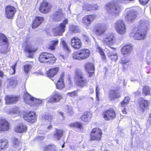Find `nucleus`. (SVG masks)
I'll use <instances>...</instances> for the list:
<instances>
[{"label":"nucleus","instance_id":"aec40b11","mask_svg":"<svg viewBox=\"0 0 151 151\" xmlns=\"http://www.w3.org/2000/svg\"><path fill=\"white\" fill-rule=\"evenodd\" d=\"M62 98V96L60 93L58 92H55L53 93L52 96L48 99V102L49 103L58 102Z\"/></svg>","mask_w":151,"mask_h":151},{"label":"nucleus","instance_id":"7c9ffc66","mask_svg":"<svg viewBox=\"0 0 151 151\" xmlns=\"http://www.w3.org/2000/svg\"><path fill=\"white\" fill-rule=\"evenodd\" d=\"M8 141L5 139L0 140V151H4L8 147Z\"/></svg>","mask_w":151,"mask_h":151},{"label":"nucleus","instance_id":"6e6d98bb","mask_svg":"<svg viewBox=\"0 0 151 151\" xmlns=\"http://www.w3.org/2000/svg\"><path fill=\"white\" fill-rule=\"evenodd\" d=\"M149 0H139L141 4H145Z\"/></svg>","mask_w":151,"mask_h":151},{"label":"nucleus","instance_id":"a878e982","mask_svg":"<svg viewBox=\"0 0 151 151\" xmlns=\"http://www.w3.org/2000/svg\"><path fill=\"white\" fill-rule=\"evenodd\" d=\"M85 68L86 71L88 73V76L89 77H91L94 74L95 68L92 63H88L86 64Z\"/></svg>","mask_w":151,"mask_h":151},{"label":"nucleus","instance_id":"0e129e2a","mask_svg":"<svg viewBox=\"0 0 151 151\" xmlns=\"http://www.w3.org/2000/svg\"><path fill=\"white\" fill-rule=\"evenodd\" d=\"M141 92L140 91H137L135 93V95L136 96H138L140 94Z\"/></svg>","mask_w":151,"mask_h":151},{"label":"nucleus","instance_id":"393cba45","mask_svg":"<svg viewBox=\"0 0 151 151\" xmlns=\"http://www.w3.org/2000/svg\"><path fill=\"white\" fill-rule=\"evenodd\" d=\"M19 99L18 96H16L12 95H8L5 98L6 103L8 104H14L16 103L18 100Z\"/></svg>","mask_w":151,"mask_h":151},{"label":"nucleus","instance_id":"b1692460","mask_svg":"<svg viewBox=\"0 0 151 151\" xmlns=\"http://www.w3.org/2000/svg\"><path fill=\"white\" fill-rule=\"evenodd\" d=\"M44 19L41 17H37L33 21L32 28L35 29L38 27L44 21Z\"/></svg>","mask_w":151,"mask_h":151},{"label":"nucleus","instance_id":"37998d69","mask_svg":"<svg viewBox=\"0 0 151 151\" xmlns=\"http://www.w3.org/2000/svg\"><path fill=\"white\" fill-rule=\"evenodd\" d=\"M130 99L128 96L125 97L122 101L120 104L122 107H124L127 105L129 102Z\"/></svg>","mask_w":151,"mask_h":151},{"label":"nucleus","instance_id":"603ef678","mask_svg":"<svg viewBox=\"0 0 151 151\" xmlns=\"http://www.w3.org/2000/svg\"><path fill=\"white\" fill-rule=\"evenodd\" d=\"M117 57L116 53H114L110 58L111 60L115 61L117 59Z\"/></svg>","mask_w":151,"mask_h":151},{"label":"nucleus","instance_id":"a18cd8bd","mask_svg":"<svg viewBox=\"0 0 151 151\" xmlns=\"http://www.w3.org/2000/svg\"><path fill=\"white\" fill-rule=\"evenodd\" d=\"M143 93L145 96L148 95L150 94V89L148 86H146L144 87L143 89Z\"/></svg>","mask_w":151,"mask_h":151},{"label":"nucleus","instance_id":"8fccbe9b","mask_svg":"<svg viewBox=\"0 0 151 151\" xmlns=\"http://www.w3.org/2000/svg\"><path fill=\"white\" fill-rule=\"evenodd\" d=\"M108 55L110 57L114 53H116L114 49L112 48H110V49H108Z\"/></svg>","mask_w":151,"mask_h":151},{"label":"nucleus","instance_id":"49530a36","mask_svg":"<svg viewBox=\"0 0 151 151\" xmlns=\"http://www.w3.org/2000/svg\"><path fill=\"white\" fill-rule=\"evenodd\" d=\"M69 126L70 127H77L79 129L81 128L82 127V124L78 122L71 123L70 125H69Z\"/></svg>","mask_w":151,"mask_h":151},{"label":"nucleus","instance_id":"4be33fe9","mask_svg":"<svg viewBox=\"0 0 151 151\" xmlns=\"http://www.w3.org/2000/svg\"><path fill=\"white\" fill-rule=\"evenodd\" d=\"M9 129V124L8 122L5 119H0V131H6Z\"/></svg>","mask_w":151,"mask_h":151},{"label":"nucleus","instance_id":"f704fd0d","mask_svg":"<svg viewBox=\"0 0 151 151\" xmlns=\"http://www.w3.org/2000/svg\"><path fill=\"white\" fill-rule=\"evenodd\" d=\"M95 47L96 51L99 53L101 56L102 58L104 60L106 59V57L105 54L102 49V48L99 46V45L96 42Z\"/></svg>","mask_w":151,"mask_h":151},{"label":"nucleus","instance_id":"69168bd1","mask_svg":"<svg viewBox=\"0 0 151 151\" xmlns=\"http://www.w3.org/2000/svg\"><path fill=\"white\" fill-rule=\"evenodd\" d=\"M58 113L61 116H62L63 117V113H62L61 111H58Z\"/></svg>","mask_w":151,"mask_h":151},{"label":"nucleus","instance_id":"ea45409f","mask_svg":"<svg viewBox=\"0 0 151 151\" xmlns=\"http://www.w3.org/2000/svg\"><path fill=\"white\" fill-rule=\"evenodd\" d=\"M44 151H57L56 147L54 145H46L44 147Z\"/></svg>","mask_w":151,"mask_h":151},{"label":"nucleus","instance_id":"1a4fd4ad","mask_svg":"<svg viewBox=\"0 0 151 151\" xmlns=\"http://www.w3.org/2000/svg\"><path fill=\"white\" fill-rule=\"evenodd\" d=\"M114 27L116 31L119 34L123 35L125 33V23L123 20L121 19L117 20L114 24Z\"/></svg>","mask_w":151,"mask_h":151},{"label":"nucleus","instance_id":"473e14b6","mask_svg":"<svg viewBox=\"0 0 151 151\" xmlns=\"http://www.w3.org/2000/svg\"><path fill=\"white\" fill-rule=\"evenodd\" d=\"M148 101L142 99H140L139 105L140 109L143 110L148 106Z\"/></svg>","mask_w":151,"mask_h":151},{"label":"nucleus","instance_id":"6e6552de","mask_svg":"<svg viewBox=\"0 0 151 151\" xmlns=\"http://www.w3.org/2000/svg\"><path fill=\"white\" fill-rule=\"evenodd\" d=\"M68 23V19H65L63 22L52 30L53 32L56 35H61L65 30L66 25Z\"/></svg>","mask_w":151,"mask_h":151},{"label":"nucleus","instance_id":"39448f33","mask_svg":"<svg viewBox=\"0 0 151 151\" xmlns=\"http://www.w3.org/2000/svg\"><path fill=\"white\" fill-rule=\"evenodd\" d=\"M90 54V52L88 49H83L79 51L74 52L73 54V57L78 60H83L88 58Z\"/></svg>","mask_w":151,"mask_h":151},{"label":"nucleus","instance_id":"bb28decb","mask_svg":"<svg viewBox=\"0 0 151 151\" xmlns=\"http://www.w3.org/2000/svg\"><path fill=\"white\" fill-rule=\"evenodd\" d=\"M98 6L96 4H84L83 5V9L85 11H94L97 9Z\"/></svg>","mask_w":151,"mask_h":151},{"label":"nucleus","instance_id":"6ab92c4d","mask_svg":"<svg viewBox=\"0 0 151 151\" xmlns=\"http://www.w3.org/2000/svg\"><path fill=\"white\" fill-rule=\"evenodd\" d=\"M71 45L75 49L80 48L82 45L81 40L77 37H73L71 39Z\"/></svg>","mask_w":151,"mask_h":151},{"label":"nucleus","instance_id":"dca6fc26","mask_svg":"<svg viewBox=\"0 0 151 151\" xmlns=\"http://www.w3.org/2000/svg\"><path fill=\"white\" fill-rule=\"evenodd\" d=\"M103 115L105 119L109 120L114 119L116 116V114L113 109H110L104 112Z\"/></svg>","mask_w":151,"mask_h":151},{"label":"nucleus","instance_id":"c85d7f7f","mask_svg":"<svg viewBox=\"0 0 151 151\" xmlns=\"http://www.w3.org/2000/svg\"><path fill=\"white\" fill-rule=\"evenodd\" d=\"M59 70L58 67L50 69L46 72L47 76L49 78L53 77L57 74Z\"/></svg>","mask_w":151,"mask_h":151},{"label":"nucleus","instance_id":"a211bd4d","mask_svg":"<svg viewBox=\"0 0 151 151\" xmlns=\"http://www.w3.org/2000/svg\"><path fill=\"white\" fill-rule=\"evenodd\" d=\"M36 118L35 112L30 111L24 116V119L28 122L33 123L35 121Z\"/></svg>","mask_w":151,"mask_h":151},{"label":"nucleus","instance_id":"680f3d73","mask_svg":"<svg viewBox=\"0 0 151 151\" xmlns=\"http://www.w3.org/2000/svg\"><path fill=\"white\" fill-rule=\"evenodd\" d=\"M129 61V60H123L122 61V64L124 65V64H126V63H128Z\"/></svg>","mask_w":151,"mask_h":151},{"label":"nucleus","instance_id":"4c0bfd02","mask_svg":"<svg viewBox=\"0 0 151 151\" xmlns=\"http://www.w3.org/2000/svg\"><path fill=\"white\" fill-rule=\"evenodd\" d=\"M52 116L47 113L45 114L43 117V120L45 121V123L46 124L50 123L52 121Z\"/></svg>","mask_w":151,"mask_h":151},{"label":"nucleus","instance_id":"e433bc0d","mask_svg":"<svg viewBox=\"0 0 151 151\" xmlns=\"http://www.w3.org/2000/svg\"><path fill=\"white\" fill-rule=\"evenodd\" d=\"M63 131L62 130L56 129L54 133V136L55 138L59 140L63 135Z\"/></svg>","mask_w":151,"mask_h":151},{"label":"nucleus","instance_id":"0eeeda50","mask_svg":"<svg viewBox=\"0 0 151 151\" xmlns=\"http://www.w3.org/2000/svg\"><path fill=\"white\" fill-rule=\"evenodd\" d=\"M24 44V45H26L24 50L27 52L26 56L30 58H33V53L36 50L34 48V46L32 45V41L30 40L29 38L27 39Z\"/></svg>","mask_w":151,"mask_h":151},{"label":"nucleus","instance_id":"13d9d810","mask_svg":"<svg viewBox=\"0 0 151 151\" xmlns=\"http://www.w3.org/2000/svg\"><path fill=\"white\" fill-rule=\"evenodd\" d=\"M17 63H15L12 66H11V68H12V70L14 71V73L15 72V67L17 65Z\"/></svg>","mask_w":151,"mask_h":151},{"label":"nucleus","instance_id":"f8f14e48","mask_svg":"<svg viewBox=\"0 0 151 151\" xmlns=\"http://www.w3.org/2000/svg\"><path fill=\"white\" fill-rule=\"evenodd\" d=\"M65 16V14L61 9H59L54 13L51 16L53 21L59 22Z\"/></svg>","mask_w":151,"mask_h":151},{"label":"nucleus","instance_id":"c756f323","mask_svg":"<svg viewBox=\"0 0 151 151\" xmlns=\"http://www.w3.org/2000/svg\"><path fill=\"white\" fill-rule=\"evenodd\" d=\"M27 129V127L25 125L21 123L15 128L14 130L17 133H21L26 131Z\"/></svg>","mask_w":151,"mask_h":151},{"label":"nucleus","instance_id":"f03ea898","mask_svg":"<svg viewBox=\"0 0 151 151\" xmlns=\"http://www.w3.org/2000/svg\"><path fill=\"white\" fill-rule=\"evenodd\" d=\"M75 80L79 86L83 87L86 85L87 81L85 77L82 72L78 69H76L75 72Z\"/></svg>","mask_w":151,"mask_h":151},{"label":"nucleus","instance_id":"2f4dec72","mask_svg":"<svg viewBox=\"0 0 151 151\" xmlns=\"http://www.w3.org/2000/svg\"><path fill=\"white\" fill-rule=\"evenodd\" d=\"M132 49V47L130 45H127L124 46L121 51L123 55H127L130 53Z\"/></svg>","mask_w":151,"mask_h":151},{"label":"nucleus","instance_id":"423d86ee","mask_svg":"<svg viewBox=\"0 0 151 151\" xmlns=\"http://www.w3.org/2000/svg\"><path fill=\"white\" fill-rule=\"evenodd\" d=\"M24 98L25 103L30 106H38L42 103V100L33 98L28 93L24 94Z\"/></svg>","mask_w":151,"mask_h":151},{"label":"nucleus","instance_id":"de8ad7c7","mask_svg":"<svg viewBox=\"0 0 151 151\" xmlns=\"http://www.w3.org/2000/svg\"><path fill=\"white\" fill-rule=\"evenodd\" d=\"M61 43L63 45L64 49L68 51H69V49L67 45L63 39H61Z\"/></svg>","mask_w":151,"mask_h":151},{"label":"nucleus","instance_id":"f3484780","mask_svg":"<svg viewBox=\"0 0 151 151\" xmlns=\"http://www.w3.org/2000/svg\"><path fill=\"white\" fill-rule=\"evenodd\" d=\"M96 18V16L94 14H89L84 17L82 19V22L84 24L88 26Z\"/></svg>","mask_w":151,"mask_h":151},{"label":"nucleus","instance_id":"bf43d9fd","mask_svg":"<svg viewBox=\"0 0 151 151\" xmlns=\"http://www.w3.org/2000/svg\"><path fill=\"white\" fill-rule=\"evenodd\" d=\"M148 124L151 125V114H150L147 120Z\"/></svg>","mask_w":151,"mask_h":151},{"label":"nucleus","instance_id":"79ce46f5","mask_svg":"<svg viewBox=\"0 0 151 151\" xmlns=\"http://www.w3.org/2000/svg\"><path fill=\"white\" fill-rule=\"evenodd\" d=\"M58 40H55L52 41L51 43L48 46V48L54 50L55 48V46L58 44Z\"/></svg>","mask_w":151,"mask_h":151},{"label":"nucleus","instance_id":"4d7b16f0","mask_svg":"<svg viewBox=\"0 0 151 151\" xmlns=\"http://www.w3.org/2000/svg\"><path fill=\"white\" fill-rule=\"evenodd\" d=\"M99 89L98 88V87L97 86H96V97H98L99 96Z\"/></svg>","mask_w":151,"mask_h":151},{"label":"nucleus","instance_id":"20e7f679","mask_svg":"<svg viewBox=\"0 0 151 151\" xmlns=\"http://www.w3.org/2000/svg\"><path fill=\"white\" fill-rule=\"evenodd\" d=\"M39 60L41 63H47L50 64H53L55 62L56 58L54 57L53 54L44 52L40 55Z\"/></svg>","mask_w":151,"mask_h":151},{"label":"nucleus","instance_id":"9d476101","mask_svg":"<svg viewBox=\"0 0 151 151\" xmlns=\"http://www.w3.org/2000/svg\"><path fill=\"white\" fill-rule=\"evenodd\" d=\"M108 28L107 24L104 23H99L96 24L95 27V33L101 35L105 33Z\"/></svg>","mask_w":151,"mask_h":151},{"label":"nucleus","instance_id":"a19ab883","mask_svg":"<svg viewBox=\"0 0 151 151\" xmlns=\"http://www.w3.org/2000/svg\"><path fill=\"white\" fill-rule=\"evenodd\" d=\"M12 143L13 147L17 148L19 146L20 144V141L15 137L12 139Z\"/></svg>","mask_w":151,"mask_h":151},{"label":"nucleus","instance_id":"5fc2aeb1","mask_svg":"<svg viewBox=\"0 0 151 151\" xmlns=\"http://www.w3.org/2000/svg\"><path fill=\"white\" fill-rule=\"evenodd\" d=\"M83 38L84 40L87 42H89L90 41L89 38L88 36L86 35H83Z\"/></svg>","mask_w":151,"mask_h":151},{"label":"nucleus","instance_id":"c03bdc74","mask_svg":"<svg viewBox=\"0 0 151 151\" xmlns=\"http://www.w3.org/2000/svg\"><path fill=\"white\" fill-rule=\"evenodd\" d=\"M8 82L9 86H14L17 85V81L16 78H13L9 80Z\"/></svg>","mask_w":151,"mask_h":151},{"label":"nucleus","instance_id":"338daca9","mask_svg":"<svg viewBox=\"0 0 151 151\" xmlns=\"http://www.w3.org/2000/svg\"><path fill=\"white\" fill-rule=\"evenodd\" d=\"M123 113L124 114H126V110L125 109L122 111Z\"/></svg>","mask_w":151,"mask_h":151},{"label":"nucleus","instance_id":"5701e85b","mask_svg":"<svg viewBox=\"0 0 151 151\" xmlns=\"http://www.w3.org/2000/svg\"><path fill=\"white\" fill-rule=\"evenodd\" d=\"M121 97L119 89L111 90L109 93V98L111 100H114Z\"/></svg>","mask_w":151,"mask_h":151},{"label":"nucleus","instance_id":"f257e3e1","mask_svg":"<svg viewBox=\"0 0 151 151\" xmlns=\"http://www.w3.org/2000/svg\"><path fill=\"white\" fill-rule=\"evenodd\" d=\"M149 24L148 21L145 20H141L139 22V25L136 30L134 29L131 33L130 36L133 37L136 40H141L145 39L146 37V30Z\"/></svg>","mask_w":151,"mask_h":151},{"label":"nucleus","instance_id":"ddd939ff","mask_svg":"<svg viewBox=\"0 0 151 151\" xmlns=\"http://www.w3.org/2000/svg\"><path fill=\"white\" fill-rule=\"evenodd\" d=\"M114 36L113 34L109 33L106 35L102 40L103 43L105 45H109L113 44L114 41Z\"/></svg>","mask_w":151,"mask_h":151},{"label":"nucleus","instance_id":"4468645a","mask_svg":"<svg viewBox=\"0 0 151 151\" xmlns=\"http://www.w3.org/2000/svg\"><path fill=\"white\" fill-rule=\"evenodd\" d=\"M52 7L51 5L48 3L46 1H44L41 4L40 8V11L41 12L47 13L51 10Z\"/></svg>","mask_w":151,"mask_h":151},{"label":"nucleus","instance_id":"9b49d317","mask_svg":"<svg viewBox=\"0 0 151 151\" xmlns=\"http://www.w3.org/2000/svg\"><path fill=\"white\" fill-rule=\"evenodd\" d=\"M102 132L99 128L93 129L90 134V140H100L101 138Z\"/></svg>","mask_w":151,"mask_h":151},{"label":"nucleus","instance_id":"2eb2a0df","mask_svg":"<svg viewBox=\"0 0 151 151\" xmlns=\"http://www.w3.org/2000/svg\"><path fill=\"white\" fill-rule=\"evenodd\" d=\"M6 17L9 19H12L16 12V9L13 6H8L5 9Z\"/></svg>","mask_w":151,"mask_h":151},{"label":"nucleus","instance_id":"cd10ccee","mask_svg":"<svg viewBox=\"0 0 151 151\" xmlns=\"http://www.w3.org/2000/svg\"><path fill=\"white\" fill-rule=\"evenodd\" d=\"M64 74L62 73L60 76V78L56 83V88L58 89H61L65 87L64 82Z\"/></svg>","mask_w":151,"mask_h":151},{"label":"nucleus","instance_id":"864d4df0","mask_svg":"<svg viewBox=\"0 0 151 151\" xmlns=\"http://www.w3.org/2000/svg\"><path fill=\"white\" fill-rule=\"evenodd\" d=\"M68 113L70 115H71L73 113V111L72 110V108L71 107L68 108Z\"/></svg>","mask_w":151,"mask_h":151},{"label":"nucleus","instance_id":"774afa93","mask_svg":"<svg viewBox=\"0 0 151 151\" xmlns=\"http://www.w3.org/2000/svg\"><path fill=\"white\" fill-rule=\"evenodd\" d=\"M3 73L2 71H0V77L3 76Z\"/></svg>","mask_w":151,"mask_h":151},{"label":"nucleus","instance_id":"e2e57ef3","mask_svg":"<svg viewBox=\"0 0 151 151\" xmlns=\"http://www.w3.org/2000/svg\"><path fill=\"white\" fill-rule=\"evenodd\" d=\"M85 98V96H80L78 99L79 100H83Z\"/></svg>","mask_w":151,"mask_h":151},{"label":"nucleus","instance_id":"58836bf2","mask_svg":"<svg viewBox=\"0 0 151 151\" xmlns=\"http://www.w3.org/2000/svg\"><path fill=\"white\" fill-rule=\"evenodd\" d=\"M69 31L71 33H76L80 32L78 27L76 25L71 24L69 26Z\"/></svg>","mask_w":151,"mask_h":151},{"label":"nucleus","instance_id":"052dcab7","mask_svg":"<svg viewBox=\"0 0 151 151\" xmlns=\"http://www.w3.org/2000/svg\"><path fill=\"white\" fill-rule=\"evenodd\" d=\"M113 1H114V2H115L114 1V0H113ZM134 0H119V1L120 2H122V3H124L125 2L127 1H134Z\"/></svg>","mask_w":151,"mask_h":151},{"label":"nucleus","instance_id":"3c124183","mask_svg":"<svg viewBox=\"0 0 151 151\" xmlns=\"http://www.w3.org/2000/svg\"><path fill=\"white\" fill-rule=\"evenodd\" d=\"M67 95L71 97L75 96H77V92L76 91H73L72 92L68 93L67 94Z\"/></svg>","mask_w":151,"mask_h":151},{"label":"nucleus","instance_id":"09e8293b","mask_svg":"<svg viewBox=\"0 0 151 151\" xmlns=\"http://www.w3.org/2000/svg\"><path fill=\"white\" fill-rule=\"evenodd\" d=\"M32 68V66L30 65L27 64L24 66V71L26 73H28L30 69Z\"/></svg>","mask_w":151,"mask_h":151},{"label":"nucleus","instance_id":"72a5a7b5","mask_svg":"<svg viewBox=\"0 0 151 151\" xmlns=\"http://www.w3.org/2000/svg\"><path fill=\"white\" fill-rule=\"evenodd\" d=\"M92 117L91 114L90 112H85L82 116L81 118L82 121L84 122H88L89 121Z\"/></svg>","mask_w":151,"mask_h":151},{"label":"nucleus","instance_id":"412c9836","mask_svg":"<svg viewBox=\"0 0 151 151\" xmlns=\"http://www.w3.org/2000/svg\"><path fill=\"white\" fill-rule=\"evenodd\" d=\"M137 14L136 11L131 10L127 12L125 17V19L128 22H132L136 18Z\"/></svg>","mask_w":151,"mask_h":151},{"label":"nucleus","instance_id":"c9c22d12","mask_svg":"<svg viewBox=\"0 0 151 151\" xmlns=\"http://www.w3.org/2000/svg\"><path fill=\"white\" fill-rule=\"evenodd\" d=\"M8 44V39L5 35L0 33V45L2 46L4 45H7Z\"/></svg>","mask_w":151,"mask_h":151},{"label":"nucleus","instance_id":"7ed1b4c3","mask_svg":"<svg viewBox=\"0 0 151 151\" xmlns=\"http://www.w3.org/2000/svg\"><path fill=\"white\" fill-rule=\"evenodd\" d=\"M106 12L112 16H118L120 12V8L116 3L111 2L106 5Z\"/></svg>","mask_w":151,"mask_h":151}]
</instances>
